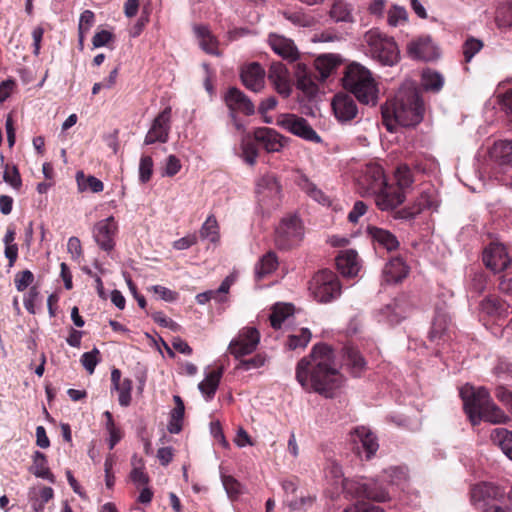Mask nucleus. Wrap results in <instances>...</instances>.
<instances>
[{"instance_id": "nucleus-34", "label": "nucleus", "mask_w": 512, "mask_h": 512, "mask_svg": "<svg viewBox=\"0 0 512 512\" xmlns=\"http://www.w3.org/2000/svg\"><path fill=\"white\" fill-rule=\"evenodd\" d=\"M297 88L303 91L307 96L312 97L317 93V84L312 75L304 65L298 64L297 70Z\"/></svg>"}, {"instance_id": "nucleus-35", "label": "nucleus", "mask_w": 512, "mask_h": 512, "mask_svg": "<svg viewBox=\"0 0 512 512\" xmlns=\"http://www.w3.org/2000/svg\"><path fill=\"white\" fill-rule=\"evenodd\" d=\"M421 84L427 91L439 92L444 85V77L432 69H424L421 74Z\"/></svg>"}, {"instance_id": "nucleus-33", "label": "nucleus", "mask_w": 512, "mask_h": 512, "mask_svg": "<svg viewBox=\"0 0 512 512\" xmlns=\"http://www.w3.org/2000/svg\"><path fill=\"white\" fill-rule=\"evenodd\" d=\"M194 31L199 40L200 47L205 52L212 55H219L217 48L218 42L206 26H196Z\"/></svg>"}, {"instance_id": "nucleus-7", "label": "nucleus", "mask_w": 512, "mask_h": 512, "mask_svg": "<svg viewBox=\"0 0 512 512\" xmlns=\"http://www.w3.org/2000/svg\"><path fill=\"white\" fill-rule=\"evenodd\" d=\"M378 97V83L372 73L361 64L354 62V98L361 104L375 106Z\"/></svg>"}, {"instance_id": "nucleus-47", "label": "nucleus", "mask_w": 512, "mask_h": 512, "mask_svg": "<svg viewBox=\"0 0 512 512\" xmlns=\"http://www.w3.org/2000/svg\"><path fill=\"white\" fill-rule=\"evenodd\" d=\"M118 392V402L121 406L127 407L131 403L132 380L124 378L122 383L113 387Z\"/></svg>"}, {"instance_id": "nucleus-9", "label": "nucleus", "mask_w": 512, "mask_h": 512, "mask_svg": "<svg viewBox=\"0 0 512 512\" xmlns=\"http://www.w3.org/2000/svg\"><path fill=\"white\" fill-rule=\"evenodd\" d=\"M303 234V226L297 216L285 217L276 229V244L280 249H290L302 240Z\"/></svg>"}, {"instance_id": "nucleus-23", "label": "nucleus", "mask_w": 512, "mask_h": 512, "mask_svg": "<svg viewBox=\"0 0 512 512\" xmlns=\"http://www.w3.org/2000/svg\"><path fill=\"white\" fill-rule=\"evenodd\" d=\"M268 42L272 50L282 58L290 61L298 58V49L291 39L278 34H270Z\"/></svg>"}, {"instance_id": "nucleus-30", "label": "nucleus", "mask_w": 512, "mask_h": 512, "mask_svg": "<svg viewBox=\"0 0 512 512\" xmlns=\"http://www.w3.org/2000/svg\"><path fill=\"white\" fill-rule=\"evenodd\" d=\"M339 56L335 54H323L315 59V69L318 71L320 79L325 80L340 64Z\"/></svg>"}, {"instance_id": "nucleus-57", "label": "nucleus", "mask_w": 512, "mask_h": 512, "mask_svg": "<svg viewBox=\"0 0 512 512\" xmlns=\"http://www.w3.org/2000/svg\"><path fill=\"white\" fill-rule=\"evenodd\" d=\"M185 407H175L171 412V419L168 424V431L172 434H177L182 429V420L184 416Z\"/></svg>"}, {"instance_id": "nucleus-41", "label": "nucleus", "mask_w": 512, "mask_h": 512, "mask_svg": "<svg viewBox=\"0 0 512 512\" xmlns=\"http://www.w3.org/2000/svg\"><path fill=\"white\" fill-rule=\"evenodd\" d=\"M337 271L344 277L352 275V251L341 250L335 257Z\"/></svg>"}, {"instance_id": "nucleus-37", "label": "nucleus", "mask_w": 512, "mask_h": 512, "mask_svg": "<svg viewBox=\"0 0 512 512\" xmlns=\"http://www.w3.org/2000/svg\"><path fill=\"white\" fill-rule=\"evenodd\" d=\"M278 260L273 252L266 253L257 263L255 267V275L257 279H262L276 270Z\"/></svg>"}, {"instance_id": "nucleus-53", "label": "nucleus", "mask_w": 512, "mask_h": 512, "mask_svg": "<svg viewBox=\"0 0 512 512\" xmlns=\"http://www.w3.org/2000/svg\"><path fill=\"white\" fill-rule=\"evenodd\" d=\"M387 479L391 485L403 487L407 481V470L403 467H391L385 471Z\"/></svg>"}, {"instance_id": "nucleus-14", "label": "nucleus", "mask_w": 512, "mask_h": 512, "mask_svg": "<svg viewBox=\"0 0 512 512\" xmlns=\"http://www.w3.org/2000/svg\"><path fill=\"white\" fill-rule=\"evenodd\" d=\"M483 262L487 268L497 273L505 270L512 259L503 244L493 242L484 250Z\"/></svg>"}, {"instance_id": "nucleus-51", "label": "nucleus", "mask_w": 512, "mask_h": 512, "mask_svg": "<svg viewBox=\"0 0 512 512\" xmlns=\"http://www.w3.org/2000/svg\"><path fill=\"white\" fill-rule=\"evenodd\" d=\"M223 487L230 499H236L243 493V486L232 476L222 475Z\"/></svg>"}, {"instance_id": "nucleus-42", "label": "nucleus", "mask_w": 512, "mask_h": 512, "mask_svg": "<svg viewBox=\"0 0 512 512\" xmlns=\"http://www.w3.org/2000/svg\"><path fill=\"white\" fill-rule=\"evenodd\" d=\"M276 124L282 128H311V124L304 118L291 113L279 115Z\"/></svg>"}, {"instance_id": "nucleus-12", "label": "nucleus", "mask_w": 512, "mask_h": 512, "mask_svg": "<svg viewBox=\"0 0 512 512\" xmlns=\"http://www.w3.org/2000/svg\"><path fill=\"white\" fill-rule=\"evenodd\" d=\"M501 495L498 487L491 483H480L473 486L471 490V501L473 505L483 512H495L496 505L492 502Z\"/></svg>"}, {"instance_id": "nucleus-8", "label": "nucleus", "mask_w": 512, "mask_h": 512, "mask_svg": "<svg viewBox=\"0 0 512 512\" xmlns=\"http://www.w3.org/2000/svg\"><path fill=\"white\" fill-rule=\"evenodd\" d=\"M309 289L313 297L321 303L336 299L341 293L337 277L329 270L319 271L310 281Z\"/></svg>"}, {"instance_id": "nucleus-19", "label": "nucleus", "mask_w": 512, "mask_h": 512, "mask_svg": "<svg viewBox=\"0 0 512 512\" xmlns=\"http://www.w3.org/2000/svg\"><path fill=\"white\" fill-rule=\"evenodd\" d=\"M407 312L408 305L405 300L403 298L395 299L378 311L377 318L379 322L395 325L407 316Z\"/></svg>"}, {"instance_id": "nucleus-10", "label": "nucleus", "mask_w": 512, "mask_h": 512, "mask_svg": "<svg viewBox=\"0 0 512 512\" xmlns=\"http://www.w3.org/2000/svg\"><path fill=\"white\" fill-rule=\"evenodd\" d=\"M260 342V333L255 327L242 328L228 345V352L237 360L252 354Z\"/></svg>"}, {"instance_id": "nucleus-6", "label": "nucleus", "mask_w": 512, "mask_h": 512, "mask_svg": "<svg viewBox=\"0 0 512 512\" xmlns=\"http://www.w3.org/2000/svg\"><path fill=\"white\" fill-rule=\"evenodd\" d=\"M255 194L259 206L266 212L277 208L282 198V185L278 177L266 172L255 181Z\"/></svg>"}, {"instance_id": "nucleus-28", "label": "nucleus", "mask_w": 512, "mask_h": 512, "mask_svg": "<svg viewBox=\"0 0 512 512\" xmlns=\"http://www.w3.org/2000/svg\"><path fill=\"white\" fill-rule=\"evenodd\" d=\"M332 108L342 124L352 118V98L348 94H336L332 101Z\"/></svg>"}, {"instance_id": "nucleus-1", "label": "nucleus", "mask_w": 512, "mask_h": 512, "mask_svg": "<svg viewBox=\"0 0 512 512\" xmlns=\"http://www.w3.org/2000/svg\"><path fill=\"white\" fill-rule=\"evenodd\" d=\"M296 379L306 391L325 397H332L344 382L334 363L333 351L325 344L315 345L310 355L298 362Z\"/></svg>"}, {"instance_id": "nucleus-25", "label": "nucleus", "mask_w": 512, "mask_h": 512, "mask_svg": "<svg viewBox=\"0 0 512 512\" xmlns=\"http://www.w3.org/2000/svg\"><path fill=\"white\" fill-rule=\"evenodd\" d=\"M365 233L373 240L374 243H377L387 251H393L399 247V241L388 230L367 225L365 227Z\"/></svg>"}, {"instance_id": "nucleus-2", "label": "nucleus", "mask_w": 512, "mask_h": 512, "mask_svg": "<svg viewBox=\"0 0 512 512\" xmlns=\"http://www.w3.org/2000/svg\"><path fill=\"white\" fill-rule=\"evenodd\" d=\"M424 112L423 100L412 81H405L394 97L382 106V118L386 128H394L395 125L402 128L414 127L421 123Z\"/></svg>"}, {"instance_id": "nucleus-63", "label": "nucleus", "mask_w": 512, "mask_h": 512, "mask_svg": "<svg viewBox=\"0 0 512 512\" xmlns=\"http://www.w3.org/2000/svg\"><path fill=\"white\" fill-rule=\"evenodd\" d=\"M276 105H277V100L273 96H270V97L264 99L261 102V104L259 106V113L263 117V120H264L265 123H267V124H272L273 123L271 117H269L267 115V113L270 110H273L276 107Z\"/></svg>"}, {"instance_id": "nucleus-61", "label": "nucleus", "mask_w": 512, "mask_h": 512, "mask_svg": "<svg viewBox=\"0 0 512 512\" xmlns=\"http://www.w3.org/2000/svg\"><path fill=\"white\" fill-rule=\"evenodd\" d=\"M34 275L30 270H24L15 275V286L18 291H24L32 284Z\"/></svg>"}, {"instance_id": "nucleus-11", "label": "nucleus", "mask_w": 512, "mask_h": 512, "mask_svg": "<svg viewBox=\"0 0 512 512\" xmlns=\"http://www.w3.org/2000/svg\"><path fill=\"white\" fill-rule=\"evenodd\" d=\"M385 184L382 168L376 163H369L357 177V185L361 195L375 194L381 185Z\"/></svg>"}, {"instance_id": "nucleus-59", "label": "nucleus", "mask_w": 512, "mask_h": 512, "mask_svg": "<svg viewBox=\"0 0 512 512\" xmlns=\"http://www.w3.org/2000/svg\"><path fill=\"white\" fill-rule=\"evenodd\" d=\"M3 180L11 185L14 189H19L22 185L19 171L15 166L10 167L6 165L3 173Z\"/></svg>"}, {"instance_id": "nucleus-13", "label": "nucleus", "mask_w": 512, "mask_h": 512, "mask_svg": "<svg viewBox=\"0 0 512 512\" xmlns=\"http://www.w3.org/2000/svg\"><path fill=\"white\" fill-rule=\"evenodd\" d=\"M354 444H360L357 446V454L365 460H370L379 449L377 436L366 426L354 428Z\"/></svg>"}, {"instance_id": "nucleus-55", "label": "nucleus", "mask_w": 512, "mask_h": 512, "mask_svg": "<svg viewBox=\"0 0 512 512\" xmlns=\"http://www.w3.org/2000/svg\"><path fill=\"white\" fill-rule=\"evenodd\" d=\"M266 356L263 354H256L254 357L250 359H239V363L236 366L237 370L248 371L251 369H257L263 367L266 363Z\"/></svg>"}, {"instance_id": "nucleus-49", "label": "nucleus", "mask_w": 512, "mask_h": 512, "mask_svg": "<svg viewBox=\"0 0 512 512\" xmlns=\"http://www.w3.org/2000/svg\"><path fill=\"white\" fill-rule=\"evenodd\" d=\"M449 319L445 313L438 312L432 322L430 338L435 340L440 338L448 327Z\"/></svg>"}, {"instance_id": "nucleus-29", "label": "nucleus", "mask_w": 512, "mask_h": 512, "mask_svg": "<svg viewBox=\"0 0 512 512\" xmlns=\"http://www.w3.org/2000/svg\"><path fill=\"white\" fill-rule=\"evenodd\" d=\"M509 305L496 296H488L480 303V310L491 317H503L509 312Z\"/></svg>"}, {"instance_id": "nucleus-4", "label": "nucleus", "mask_w": 512, "mask_h": 512, "mask_svg": "<svg viewBox=\"0 0 512 512\" xmlns=\"http://www.w3.org/2000/svg\"><path fill=\"white\" fill-rule=\"evenodd\" d=\"M362 47L373 59L385 66H393L399 60V49L393 37L378 28L365 32Z\"/></svg>"}, {"instance_id": "nucleus-5", "label": "nucleus", "mask_w": 512, "mask_h": 512, "mask_svg": "<svg viewBox=\"0 0 512 512\" xmlns=\"http://www.w3.org/2000/svg\"><path fill=\"white\" fill-rule=\"evenodd\" d=\"M284 146V138L276 130H253L241 140V158L254 165L260 147L267 152H277Z\"/></svg>"}, {"instance_id": "nucleus-17", "label": "nucleus", "mask_w": 512, "mask_h": 512, "mask_svg": "<svg viewBox=\"0 0 512 512\" xmlns=\"http://www.w3.org/2000/svg\"><path fill=\"white\" fill-rule=\"evenodd\" d=\"M361 497L376 502L390 500L388 491L374 480L354 482V499Z\"/></svg>"}, {"instance_id": "nucleus-31", "label": "nucleus", "mask_w": 512, "mask_h": 512, "mask_svg": "<svg viewBox=\"0 0 512 512\" xmlns=\"http://www.w3.org/2000/svg\"><path fill=\"white\" fill-rule=\"evenodd\" d=\"M223 370L219 368L207 373L205 379L198 385L200 392L206 397L207 400L213 398L222 377Z\"/></svg>"}, {"instance_id": "nucleus-36", "label": "nucleus", "mask_w": 512, "mask_h": 512, "mask_svg": "<svg viewBox=\"0 0 512 512\" xmlns=\"http://www.w3.org/2000/svg\"><path fill=\"white\" fill-rule=\"evenodd\" d=\"M31 471L36 477L46 479L51 483L55 482V477L50 472L47 466V459L42 452L36 451L34 453Z\"/></svg>"}, {"instance_id": "nucleus-50", "label": "nucleus", "mask_w": 512, "mask_h": 512, "mask_svg": "<svg viewBox=\"0 0 512 512\" xmlns=\"http://www.w3.org/2000/svg\"><path fill=\"white\" fill-rule=\"evenodd\" d=\"M408 19L407 11L404 7L393 5L388 11V24L396 27L406 23Z\"/></svg>"}, {"instance_id": "nucleus-44", "label": "nucleus", "mask_w": 512, "mask_h": 512, "mask_svg": "<svg viewBox=\"0 0 512 512\" xmlns=\"http://www.w3.org/2000/svg\"><path fill=\"white\" fill-rule=\"evenodd\" d=\"M396 185L400 190L406 191L414 182L413 174L406 164H400L394 173Z\"/></svg>"}, {"instance_id": "nucleus-64", "label": "nucleus", "mask_w": 512, "mask_h": 512, "mask_svg": "<svg viewBox=\"0 0 512 512\" xmlns=\"http://www.w3.org/2000/svg\"><path fill=\"white\" fill-rule=\"evenodd\" d=\"M95 15L90 10H85L81 13L78 24V32H89L94 24Z\"/></svg>"}, {"instance_id": "nucleus-62", "label": "nucleus", "mask_w": 512, "mask_h": 512, "mask_svg": "<svg viewBox=\"0 0 512 512\" xmlns=\"http://www.w3.org/2000/svg\"><path fill=\"white\" fill-rule=\"evenodd\" d=\"M152 171H153V161H152L151 157H149V156L142 157L140 160V165H139L140 180L144 183L147 182L152 175Z\"/></svg>"}, {"instance_id": "nucleus-15", "label": "nucleus", "mask_w": 512, "mask_h": 512, "mask_svg": "<svg viewBox=\"0 0 512 512\" xmlns=\"http://www.w3.org/2000/svg\"><path fill=\"white\" fill-rule=\"evenodd\" d=\"M118 225L113 216L97 222L93 229V236L96 243L101 249L111 251L114 246V237L116 235Z\"/></svg>"}, {"instance_id": "nucleus-56", "label": "nucleus", "mask_w": 512, "mask_h": 512, "mask_svg": "<svg viewBox=\"0 0 512 512\" xmlns=\"http://www.w3.org/2000/svg\"><path fill=\"white\" fill-rule=\"evenodd\" d=\"M497 103L507 120L512 123V90L497 95Z\"/></svg>"}, {"instance_id": "nucleus-24", "label": "nucleus", "mask_w": 512, "mask_h": 512, "mask_svg": "<svg viewBox=\"0 0 512 512\" xmlns=\"http://www.w3.org/2000/svg\"><path fill=\"white\" fill-rule=\"evenodd\" d=\"M409 266L401 257L391 258L385 265L383 275L388 283H398L407 277Z\"/></svg>"}, {"instance_id": "nucleus-32", "label": "nucleus", "mask_w": 512, "mask_h": 512, "mask_svg": "<svg viewBox=\"0 0 512 512\" xmlns=\"http://www.w3.org/2000/svg\"><path fill=\"white\" fill-rule=\"evenodd\" d=\"M491 440L512 460V431L505 428H495L491 432Z\"/></svg>"}, {"instance_id": "nucleus-26", "label": "nucleus", "mask_w": 512, "mask_h": 512, "mask_svg": "<svg viewBox=\"0 0 512 512\" xmlns=\"http://www.w3.org/2000/svg\"><path fill=\"white\" fill-rule=\"evenodd\" d=\"M489 153L498 165L512 166V140L496 141Z\"/></svg>"}, {"instance_id": "nucleus-39", "label": "nucleus", "mask_w": 512, "mask_h": 512, "mask_svg": "<svg viewBox=\"0 0 512 512\" xmlns=\"http://www.w3.org/2000/svg\"><path fill=\"white\" fill-rule=\"evenodd\" d=\"M200 237L210 241L211 243H217L219 241V225L213 215L208 216L205 222L202 224L200 229Z\"/></svg>"}, {"instance_id": "nucleus-60", "label": "nucleus", "mask_w": 512, "mask_h": 512, "mask_svg": "<svg viewBox=\"0 0 512 512\" xmlns=\"http://www.w3.org/2000/svg\"><path fill=\"white\" fill-rule=\"evenodd\" d=\"M99 350L94 348L90 352H86L81 356V363L89 374H92L99 362Z\"/></svg>"}, {"instance_id": "nucleus-54", "label": "nucleus", "mask_w": 512, "mask_h": 512, "mask_svg": "<svg viewBox=\"0 0 512 512\" xmlns=\"http://www.w3.org/2000/svg\"><path fill=\"white\" fill-rule=\"evenodd\" d=\"M311 339V332L307 328H302L299 334H293L289 336L288 347L292 350L297 348H304L307 346Z\"/></svg>"}, {"instance_id": "nucleus-40", "label": "nucleus", "mask_w": 512, "mask_h": 512, "mask_svg": "<svg viewBox=\"0 0 512 512\" xmlns=\"http://www.w3.org/2000/svg\"><path fill=\"white\" fill-rule=\"evenodd\" d=\"M76 181L79 191L83 192L90 189L93 193H99L103 191V182L94 176H85L82 171L76 174Z\"/></svg>"}, {"instance_id": "nucleus-3", "label": "nucleus", "mask_w": 512, "mask_h": 512, "mask_svg": "<svg viewBox=\"0 0 512 512\" xmlns=\"http://www.w3.org/2000/svg\"><path fill=\"white\" fill-rule=\"evenodd\" d=\"M460 396L465 412L474 426L481 420L498 424L505 423L508 419L507 415L492 402L488 390L484 387L475 389L467 384L460 389Z\"/></svg>"}, {"instance_id": "nucleus-52", "label": "nucleus", "mask_w": 512, "mask_h": 512, "mask_svg": "<svg viewBox=\"0 0 512 512\" xmlns=\"http://www.w3.org/2000/svg\"><path fill=\"white\" fill-rule=\"evenodd\" d=\"M330 15L335 21H349V5L344 0H334Z\"/></svg>"}, {"instance_id": "nucleus-27", "label": "nucleus", "mask_w": 512, "mask_h": 512, "mask_svg": "<svg viewBox=\"0 0 512 512\" xmlns=\"http://www.w3.org/2000/svg\"><path fill=\"white\" fill-rule=\"evenodd\" d=\"M434 191L425 190L420 194V197L415 203V206L410 210H402L397 213V217L401 219H411L425 209H430L434 205Z\"/></svg>"}, {"instance_id": "nucleus-48", "label": "nucleus", "mask_w": 512, "mask_h": 512, "mask_svg": "<svg viewBox=\"0 0 512 512\" xmlns=\"http://www.w3.org/2000/svg\"><path fill=\"white\" fill-rule=\"evenodd\" d=\"M300 185L315 201L322 205H330L328 197L306 177H301Z\"/></svg>"}, {"instance_id": "nucleus-58", "label": "nucleus", "mask_w": 512, "mask_h": 512, "mask_svg": "<svg viewBox=\"0 0 512 512\" xmlns=\"http://www.w3.org/2000/svg\"><path fill=\"white\" fill-rule=\"evenodd\" d=\"M483 44L480 40L475 38H469L463 45V54L466 62H470L471 59L482 49Z\"/></svg>"}, {"instance_id": "nucleus-46", "label": "nucleus", "mask_w": 512, "mask_h": 512, "mask_svg": "<svg viewBox=\"0 0 512 512\" xmlns=\"http://www.w3.org/2000/svg\"><path fill=\"white\" fill-rule=\"evenodd\" d=\"M104 416L106 417V430L109 433V449L112 450L121 440L122 431L115 425L112 414L109 411H105Z\"/></svg>"}, {"instance_id": "nucleus-43", "label": "nucleus", "mask_w": 512, "mask_h": 512, "mask_svg": "<svg viewBox=\"0 0 512 512\" xmlns=\"http://www.w3.org/2000/svg\"><path fill=\"white\" fill-rule=\"evenodd\" d=\"M293 313V306L290 304H276L270 315V322L273 328L281 327L282 322Z\"/></svg>"}, {"instance_id": "nucleus-22", "label": "nucleus", "mask_w": 512, "mask_h": 512, "mask_svg": "<svg viewBox=\"0 0 512 512\" xmlns=\"http://www.w3.org/2000/svg\"><path fill=\"white\" fill-rule=\"evenodd\" d=\"M407 51L411 58L418 60L430 61L437 56L436 48L429 37L412 40Z\"/></svg>"}, {"instance_id": "nucleus-21", "label": "nucleus", "mask_w": 512, "mask_h": 512, "mask_svg": "<svg viewBox=\"0 0 512 512\" xmlns=\"http://www.w3.org/2000/svg\"><path fill=\"white\" fill-rule=\"evenodd\" d=\"M227 107L232 111H239L246 115L254 113L255 107L250 99L239 89L232 87L224 95Z\"/></svg>"}, {"instance_id": "nucleus-18", "label": "nucleus", "mask_w": 512, "mask_h": 512, "mask_svg": "<svg viewBox=\"0 0 512 512\" xmlns=\"http://www.w3.org/2000/svg\"><path fill=\"white\" fill-rule=\"evenodd\" d=\"M241 80L247 89L259 92L265 84V71L260 64L249 63L241 69Z\"/></svg>"}, {"instance_id": "nucleus-20", "label": "nucleus", "mask_w": 512, "mask_h": 512, "mask_svg": "<svg viewBox=\"0 0 512 512\" xmlns=\"http://www.w3.org/2000/svg\"><path fill=\"white\" fill-rule=\"evenodd\" d=\"M268 79L276 91L284 97L291 93L289 73L286 66L281 62L272 63L268 72Z\"/></svg>"}, {"instance_id": "nucleus-38", "label": "nucleus", "mask_w": 512, "mask_h": 512, "mask_svg": "<svg viewBox=\"0 0 512 512\" xmlns=\"http://www.w3.org/2000/svg\"><path fill=\"white\" fill-rule=\"evenodd\" d=\"M54 496V491L51 487H42L38 492L33 490L30 492V500L35 512H43L45 504L49 502Z\"/></svg>"}, {"instance_id": "nucleus-16", "label": "nucleus", "mask_w": 512, "mask_h": 512, "mask_svg": "<svg viewBox=\"0 0 512 512\" xmlns=\"http://www.w3.org/2000/svg\"><path fill=\"white\" fill-rule=\"evenodd\" d=\"M376 204L381 210H391L402 204L405 200V191L393 184L381 185L376 192Z\"/></svg>"}, {"instance_id": "nucleus-45", "label": "nucleus", "mask_w": 512, "mask_h": 512, "mask_svg": "<svg viewBox=\"0 0 512 512\" xmlns=\"http://www.w3.org/2000/svg\"><path fill=\"white\" fill-rule=\"evenodd\" d=\"M284 17L292 24L300 27H311L315 24V19L302 11H285Z\"/></svg>"}]
</instances>
